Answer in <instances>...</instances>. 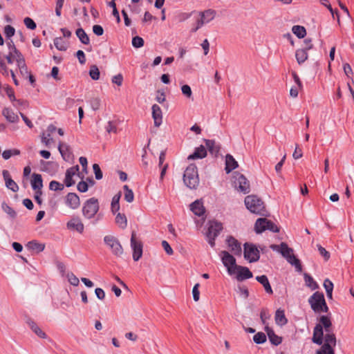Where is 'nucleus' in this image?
<instances>
[{
    "label": "nucleus",
    "mask_w": 354,
    "mask_h": 354,
    "mask_svg": "<svg viewBox=\"0 0 354 354\" xmlns=\"http://www.w3.org/2000/svg\"><path fill=\"white\" fill-rule=\"evenodd\" d=\"M58 150L64 160H69L71 156L70 146L66 143L59 142Z\"/></svg>",
    "instance_id": "5701e85b"
},
{
    "label": "nucleus",
    "mask_w": 354,
    "mask_h": 354,
    "mask_svg": "<svg viewBox=\"0 0 354 354\" xmlns=\"http://www.w3.org/2000/svg\"><path fill=\"white\" fill-rule=\"evenodd\" d=\"M2 114L10 122L14 123L19 121L18 115L10 108H4Z\"/></svg>",
    "instance_id": "b1692460"
},
{
    "label": "nucleus",
    "mask_w": 354,
    "mask_h": 354,
    "mask_svg": "<svg viewBox=\"0 0 354 354\" xmlns=\"http://www.w3.org/2000/svg\"><path fill=\"white\" fill-rule=\"evenodd\" d=\"M226 243L232 253H233L236 256L241 255V243L239 242L238 240H236L233 236H230L226 239Z\"/></svg>",
    "instance_id": "f8f14e48"
},
{
    "label": "nucleus",
    "mask_w": 354,
    "mask_h": 354,
    "mask_svg": "<svg viewBox=\"0 0 354 354\" xmlns=\"http://www.w3.org/2000/svg\"><path fill=\"white\" fill-rule=\"evenodd\" d=\"M304 279L305 285L312 290H315L319 288L317 283L314 279L308 273L304 274Z\"/></svg>",
    "instance_id": "c85d7f7f"
},
{
    "label": "nucleus",
    "mask_w": 354,
    "mask_h": 354,
    "mask_svg": "<svg viewBox=\"0 0 354 354\" xmlns=\"http://www.w3.org/2000/svg\"><path fill=\"white\" fill-rule=\"evenodd\" d=\"M295 57L299 64H303L308 59L307 50L304 48L297 50Z\"/></svg>",
    "instance_id": "2f4dec72"
},
{
    "label": "nucleus",
    "mask_w": 354,
    "mask_h": 354,
    "mask_svg": "<svg viewBox=\"0 0 354 354\" xmlns=\"http://www.w3.org/2000/svg\"><path fill=\"white\" fill-rule=\"evenodd\" d=\"M322 328L324 327L326 332H330V328L331 326V322L330 319L326 316H322L319 319Z\"/></svg>",
    "instance_id": "c03bdc74"
},
{
    "label": "nucleus",
    "mask_w": 354,
    "mask_h": 354,
    "mask_svg": "<svg viewBox=\"0 0 354 354\" xmlns=\"http://www.w3.org/2000/svg\"><path fill=\"white\" fill-rule=\"evenodd\" d=\"M151 109L152 118L154 120V125L158 127L161 124L162 120V110L160 107L157 104H153Z\"/></svg>",
    "instance_id": "dca6fc26"
},
{
    "label": "nucleus",
    "mask_w": 354,
    "mask_h": 354,
    "mask_svg": "<svg viewBox=\"0 0 354 354\" xmlns=\"http://www.w3.org/2000/svg\"><path fill=\"white\" fill-rule=\"evenodd\" d=\"M66 204L73 209H77L80 205L79 196L75 193H68L66 196Z\"/></svg>",
    "instance_id": "ddd939ff"
},
{
    "label": "nucleus",
    "mask_w": 354,
    "mask_h": 354,
    "mask_svg": "<svg viewBox=\"0 0 354 354\" xmlns=\"http://www.w3.org/2000/svg\"><path fill=\"white\" fill-rule=\"evenodd\" d=\"M244 258L249 262H256L259 259V251L252 243H245L244 245Z\"/></svg>",
    "instance_id": "1a4fd4ad"
},
{
    "label": "nucleus",
    "mask_w": 354,
    "mask_h": 354,
    "mask_svg": "<svg viewBox=\"0 0 354 354\" xmlns=\"http://www.w3.org/2000/svg\"><path fill=\"white\" fill-rule=\"evenodd\" d=\"M219 256L224 266L227 268L228 274L230 275L235 274L239 266L236 265V259L234 256L225 250L221 251Z\"/></svg>",
    "instance_id": "39448f33"
},
{
    "label": "nucleus",
    "mask_w": 354,
    "mask_h": 354,
    "mask_svg": "<svg viewBox=\"0 0 354 354\" xmlns=\"http://www.w3.org/2000/svg\"><path fill=\"white\" fill-rule=\"evenodd\" d=\"M162 246L167 254L171 255L174 253L172 248L167 241H162Z\"/></svg>",
    "instance_id": "0e129e2a"
},
{
    "label": "nucleus",
    "mask_w": 354,
    "mask_h": 354,
    "mask_svg": "<svg viewBox=\"0 0 354 354\" xmlns=\"http://www.w3.org/2000/svg\"><path fill=\"white\" fill-rule=\"evenodd\" d=\"M64 188V185L56 180L50 181L49 184V189L52 191H62Z\"/></svg>",
    "instance_id": "de8ad7c7"
},
{
    "label": "nucleus",
    "mask_w": 354,
    "mask_h": 354,
    "mask_svg": "<svg viewBox=\"0 0 354 354\" xmlns=\"http://www.w3.org/2000/svg\"><path fill=\"white\" fill-rule=\"evenodd\" d=\"M292 31L299 38H304L306 35L305 28L301 26H294L292 28Z\"/></svg>",
    "instance_id": "4c0bfd02"
},
{
    "label": "nucleus",
    "mask_w": 354,
    "mask_h": 354,
    "mask_svg": "<svg viewBox=\"0 0 354 354\" xmlns=\"http://www.w3.org/2000/svg\"><path fill=\"white\" fill-rule=\"evenodd\" d=\"M124 191V200L127 203H132L134 200V194L128 185H125L123 187Z\"/></svg>",
    "instance_id": "ea45409f"
},
{
    "label": "nucleus",
    "mask_w": 354,
    "mask_h": 354,
    "mask_svg": "<svg viewBox=\"0 0 354 354\" xmlns=\"http://www.w3.org/2000/svg\"><path fill=\"white\" fill-rule=\"evenodd\" d=\"M2 209L12 218H15L17 216L16 212L9 206L6 203L3 202L1 204Z\"/></svg>",
    "instance_id": "79ce46f5"
},
{
    "label": "nucleus",
    "mask_w": 354,
    "mask_h": 354,
    "mask_svg": "<svg viewBox=\"0 0 354 354\" xmlns=\"http://www.w3.org/2000/svg\"><path fill=\"white\" fill-rule=\"evenodd\" d=\"M54 45L59 50L64 51L68 48L66 41H64L62 37H56L54 39Z\"/></svg>",
    "instance_id": "e433bc0d"
},
{
    "label": "nucleus",
    "mask_w": 354,
    "mask_h": 354,
    "mask_svg": "<svg viewBox=\"0 0 354 354\" xmlns=\"http://www.w3.org/2000/svg\"><path fill=\"white\" fill-rule=\"evenodd\" d=\"M288 262L291 264L292 266H294L297 272H301L302 270V267L300 263V261L295 256V254L291 255L290 257H288V259H286Z\"/></svg>",
    "instance_id": "f704fd0d"
},
{
    "label": "nucleus",
    "mask_w": 354,
    "mask_h": 354,
    "mask_svg": "<svg viewBox=\"0 0 354 354\" xmlns=\"http://www.w3.org/2000/svg\"><path fill=\"white\" fill-rule=\"evenodd\" d=\"M207 156L205 147L203 145L196 148L194 152L188 156L189 160L203 158Z\"/></svg>",
    "instance_id": "393cba45"
},
{
    "label": "nucleus",
    "mask_w": 354,
    "mask_h": 354,
    "mask_svg": "<svg viewBox=\"0 0 354 354\" xmlns=\"http://www.w3.org/2000/svg\"><path fill=\"white\" fill-rule=\"evenodd\" d=\"M265 330L267 333L268 339L271 344H272L274 346H278L281 343L282 337L276 335L272 328H270L268 326H266Z\"/></svg>",
    "instance_id": "a211bd4d"
},
{
    "label": "nucleus",
    "mask_w": 354,
    "mask_h": 354,
    "mask_svg": "<svg viewBox=\"0 0 354 354\" xmlns=\"http://www.w3.org/2000/svg\"><path fill=\"white\" fill-rule=\"evenodd\" d=\"M199 283H196L192 290L193 299L195 301H198L200 298V292L198 290Z\"/></svg>",
    "instance_id": "052dcab7"
},
{
    "label": "nucleus",
    "mask_w": 354,
    "mask_h": 354,
    "mask_svg": "<svg viewBox=\"0 0 354 354\" xmlns=\"http://www.w3.org/2000/svg\"><path fill=\"white\" fill-rule=\"evenodd\" d=\"M98 200L95 198L88 199L83 205L82 214L86 219L93 218L99 211Z\"/></svg>",
    "instance_id": "20e7f679"
},
{
    "label": "nucleus",
    "mask_w": 354,
    "mask_h": 354,
    "mask_svg": "<svg viewBox=\"0 0 354 354\" xmlns=\"http://www.w3.org/2000/svg\"><path fill=\"white\" fill-rule=\"evenodd\" d=\"M104 243L111 249L112 253L120 257L123 254V248L119 240L112 235H106L104 237Z\"/></svg>",
    "instance_id": "6e6552de"
},
{
    "label": "nucleus",
    "mask_w": 354,
    "mask_h": 354,
    "mask_svg": "<svg viewBox=\"0 0 354 354\" xmlns=\"http://www.w3.org/2000/svg\"><path fill=\"white\" fill-rule=\"evenodd\" d=\"M238 162L235 160L233 156L230 154H227L225 156V170L227 174L230 173L232 170L238 167Z\"/></svg>",
    "instance_id": "6ab92c4d"
},
{
    "label": "nucleus",
    "mask_w": 354,
    "mask_h": 354,
    "mask_svg": "<svg viewBox=\"0 0 354 354\" xmlns=\"http://www.w3.org/2000/svg\"><path fill=\"white\" fill-rule=\"evenodd\" d=\"M318 250L322 256L324 257L325 260H328L330 258V254L329 252L322 246L320 245H317Z\"/></svg>",
    "instance_id": "338daca9"
},
{
    "label": "nucleus",
    "mask_w": 354,
    "mask_h": 354,
    "mask_svg": "<svg viewBox=\"0 0 354 354\" xmlns=\"http://www.w3.org/2000/svg\"><path fill=\"white\" fill-rule=\"evenodd\" d=\"M275 322L279 326H284L287 324L288 319H286L284 310L278 309L275 313Z\"/></svg>",
    "instance_id": "cd10ccee"
},
{
    "label": "nucleus",
    "mask_w": 354,
    "mask_h": 354,
    "mask_svg": "<svg viewBox=\"0 0 354 354\" xmlns=\"http://www.w3.org/2000/svg\"><path fill=\"white\" fill-rule=\"evenodd\" d=\"M28 246L32 250H36L38 252H41L44 250L45 245L41 243H39L35 241L28 242Z\"/></svg>",
    "instance_id": "49530a36"
},
{
    "label": "nucleus",
    "mask_w": 354,
    "mask_h": 354,
    "mask_svg": "<svg viewBox=\"0 0 354 354\" xmlns=\"http://www.w3.org/2000/svg\"><path fill=\"white\" fill-rule=\"evenodd\" d=\"M327 333L325 335V343L324 345H327L328 346L332 347L333 346H335L336 344V338L333 333L330 332H326Z\"/></svg>",
    "instance_id": "58836bf2"
},
{
    "label": "nucleus",
    "mask_w": 354,
    "mask_h": 354,
    "mask_svg": "<svg viewBox=\"0 0 354 354\" xmlns=\"http://www.w3.org/2000/svg\"><path fill=\"white\" fill-rule=\"evenodd\" d=\"M181 91L182 93L187 98H191L192 97V91L191 89V87L185 84L181 86Z\"/></svg>",
    "instance_id": "603ef678"
},
{
    "label": "nucleus",
    "mask_w": 354,
    "mask_h": 354,
    "mask_svg": "<svg viewBox=\"0 0 354 354\" xmlns=\"http://www.w3.org/2000/svg\"><path fill=\"white\" fill-rule=\"evenodd\" d=\"M31 186L35 191L41 190L43 187V180L40 174L34 173L32 175Z\"/></svg>",
    "instance_id": "412c9836"
},
{
    "label": "nucleus",
    "mask_w": 354,
    "mask_h": 354,
    "mask_svg": "<svg viewBox=\"0 0 354 354\" xmlns=\"http://www.w3.org/2000/svg\"><path fill=\"white\" fill-rule=\"evenodd\" d=\"M234 183L238 190L243 194L249 193L250 191L248 180L241 174H236L234 176Z\"/></svg>",
    "instance_id": "9b49d317"
},
{
    "label": "nucleus",
    "mask_w": 354,
    "mask_h": 354,
    "mask_svg": "<svg viewBox=\"0 0 354 354\" xmlns=\"http://www.w3.org/2000/svg\"><path fill=\"white\" fill-rule=\"evenodd\" d=\"M116 224L122 229H125L127 226V219L124 214L118 213L115 216Z\"/></svg>",
    "instance_id": "473e14b6"
},
{
    "label": "nucleus",
    "mask_w": 354,
    "mask_h": 354,
    "mask_svg": "<svg viewBox=\"0 0 354 354\" xmlns=\"http://www.w3.org/2000/svg\"><path fill=\"white\" fill-rule=\"evenodd\" d=\"M308 303L312 310L316 313H327L328 311V307L322 292L317 291L313 293L309 297Z\"/></svg>",
    "instance_id": "f03ea898"
},
{
    "label": "nucleus",
    "mask_w": 354,
    "mask_h": 354,
    "mask_svg": "<svg viewBox=\"0 0 354 354\" xmlns=\"http://www.w3.org/2000/svg\"><path fill=\"white\" fill-rule=\"evenodd\" d=\"M254 230L257 234L262 233L266 230L273 232H279V228L273 222L266 218H260L257 220Z\"/></svg>",
    "instance_id": "423d86ee"
},
{
    "label": "nucleus",
    "mask_w": 354,
    "mask_h": 354,
    "mask_svg": "<svg viewBox=\"0 0 354 354\" xmlns=\"http://www.w3.org/2000/svg\"><path fill=\"white\" fill-rule=\"evenodd\" d=\"M280 253L286 259H288V257L294 254L293 250L289 248L288 245L283 242L281 243Z\"/></svg>",
    "instance_id": "c9c22d12"
},
{
    "label": "nucleus",
    "mask_w": 354,
    "mask_h": 354,
    "mask_svg": "<svg viewBox=\"0 0 354 354\" xmlns=\"http://www.w3.org/2000/svg\"><path fill=\"white\" fill-rule=\"evenodd\" d=\"M66 226L68 229L76 230L80 233L84 232V226L79 217H73L68 221Z\"/></svg>",
    "instance_id": "4468645a"
},
{
    "label": "nucleus",
    "mask_w": 354,
    "mask_h": 354,
    "mask_svg": "<svg viewBox=\"0 0 354 354\" xmlns=\"http://www.w3.org/2000/svg\"><path fill=\"white\" fill-rule=\"evenodd\" d=\"M88 185L85 181H80L77 186V190L80 192H86L88 190Z\"/></svg>",
    "instance_id": "69168bd1"
},
{
    "label": "nucleus",
    "mask_w": 354,
    "mask_h": 354,
    "mask_svg": "<svg viewBox=\"0 0 354 354\" xmlns=\"http://www.w3.org/2000/svg\"><path fill=\"white\" fill-rule=\"evenodd\" d=\"M201 19L205 23L207 24L212 21L216 15V11L213 9H207L200 12Z\"/></svg>",
    "instance_id": "aec40b11"
},
{
    "label": "nucleus",
    "mask_w": 354,
    "mask_h": 354,
    "mask_svg": "<svg viewBox=\"0 0 354 354\" xmlns=\"http://www.w3.org/2000/svg\"><path fill=\"white\" fill-rule=\"evenodd\" d=\"M67 279H68V282L71 285H73L74 286H77L79 285L80 280L73 273H72V272L68 273Z\"/></svg>",
    "instance_id": "8fccbe9b"
},
{
    "label": "nucleus",
    "mask_w": 354,
    "mask_h": 354,
    "mask_svg": "<svg viewBox=\"0 0 354 354\" xmlns=\"http://www.w3.org/2000/svg\"><path fill=\"white\" fill-rule=\"evenodd\" d=\"M79 169H80L79 166L75 165L74 167H70L69 169H68L66 171V174L73 177L75 175L78 174Z\"/></svg>",
    "instance_id": "e2e57ef3"
},
{
    "label": "nucleus",
    "mask_w": 354,
    "mask_h": 354,
    "mask_svg": "<svg viewBox=\"0 0 354 354\" xmlns=\"http://www.w3.org/2000/svg\"><path fill=\"white\" fill-rule=\"evenodd\" d=\"M205 142L210 153L216 155L219 152L220 147L216 144L214 140H205Z\"/></svg>",
    "instance_id": "c756f323"
},
{
    "label": "nucleus",
    "mask_w": 354,
    "mask_h": 354,
    "mask_svg": "<svg viewBox=\"0 0 354 354\" xmlns=\"http://www.w3.org/2000/svg\"><path fill=\"white\" fill-rule=\"evenodd\" d=\"M183 182L189 189H196L199 184L197 167L195 165H189L183 174Z\"/></svg>",
    "instance_id": "7ed1b4c3"
},
{
    "label": "nucleus",
    "mask_w": 354,
    "mask_h": 354,
    "mask_svg": "<svg viewBox=\"0 0 354 354\" xmlns=\"http://www.w3.org/2000/svg\"><path fill=\"white\" fill-rule=\"evenodd\" d=\"M10 53L12 55L13 59L16 62L17 65L20 64L21 62H23L25 61L24 55L18 49L15 48L13 51H10Z\"/></svg>",
    "instance_id": "a19ab883"
},
{
    "label": "nucleus",
    "mask_w": 354,
    "mask_h": 354,
    "mask_svg": "<svg viewBox=\"0 0 354 354\" xmlns=\"http://www.w3.org/2000/svg\"><path fill=\"white\" fill-rule=\"evenodd\" d=\"M317 354H334V351L332 347L323 345L320 351H317Z\"/></svg>",
    "instance_id": "13d9d810"
},
{
    "label": "nucleus",
    "mask_w": 354,
    "mask_h": 354,
    "mask_svg": "<svg viewBox=\"0 0 354 354\" xmlns=\"http://www.w3.org/2000/svg\"><path fill=\"white\" fill-rule=\"evenodd\" d=\"M323 328L320 324H317L313 331V342L318 345L323 342Z\"/></svg>",
    "instance_id": "f3484780"
},
{
    "label": "nucleus",
    "mask_w": 354,
    "mask_h": 354,
    "mask_svg": "<svg viewBox=\"0 0 354 354\" xmlns=\"http://www.w3.org/2000/svg\"><path fill=\"white\" fill-rule=\"evenodd\" d=\"M106 130L108 133H115L117 132V127L113 122L109 121L106 127Z\"/></svg>",
    "instance_id": "774afa93"
},
{
    "label": "nucleus",
    "mask_w": 354,
    "mask_h": 354,
    "mask_svg": "<svg viewBox=\"0 0 354 354\" xmlns=\"http://www.w3.org/2000/svg\"><path fill=\"white\" fill-rule=\"evenodd\" d=\"M89 75L93 80H97L100 78V71L96 65H92L90 68Z\"/></svg>",
    "instance_id": "a18cd8bd"
},
{
    "label": "nucleus",
    "mask_w": 354,
    "mask_h": 354,
    "mask_svg": "<svg viewBox=\"0 0 354 354\" xmlns=\"http://www.w3.org/2000/svg\"><path fill=\"white\" fill-rule=\"evenodd\" d=\"M93 171H94V173H95V178L97 180H100L102 178V172L100 169V167L99 166V165L97 164H93Z\"/></svg>",
    "instance_id": "4d7b16f0"
},
{
    "label": "nucleus",
    "mask_w": 354,
    "mask_h": 354,
    "mask_svg": "<svg viewBox=\"0 0 354 354\" xmlns=\"http://www.w3.org/2000/svg\"><path fill=\"white\" fill-rule=\"evenodd\" d=\"M190 209L194 214L198 216H202L205 213V207L203 203L199 200H196L192 203L190 205Z\"/></svg>",
    "instance_id": "4be33fe9"
},
{
    "label": "nucleus",
    "mask_w": 354,
    "mask_h": 354,
    "mask_svg": "<svg viewBox=\"0 0 354 354\" xmlns=\"http://www.w3.org/2000/svg\"><path fill=\"white\" fill-rule=\"evenodd\" d=\"M15 28L12 26H11L10 25H7L5 26L4 34H5L6 37H8V39L12 37L15 35Z\"/></svg>",
    "instance_id": "864d4df0"
},
{
    "label": "nucleus",
    "mask_w": 354,
    "mask_h": 354,
    "mask_svg": "<svg viewBox=\"0 0 354 354\" xmlns=\"http://www.w3.org/2000/svg\"><path fill=\"white\" fill-rule=\"evenodd\" d=\"M223 229L222 224L217 221H211L206 233V237L209 244L214 247L215 245L214 240L218 236Z\"/></svg>",
    "instance_id": "0eeeda50"
},
{
    "label": "nucleus",
    "mask_w": 354,
    "mask_h": 354,
    "mask_svg": "<svg viewBox=\"0 0 354 354\" xmlns=\"http://www.w3.org/2000/svg\"><path fill=\"white\" fill-rule=\"evenodd\" d=\"M131 248L133 250V259L135 261H138L142 255V243L136 238L135 232L131 233Z\"/></svg>",
    "instance_id": "9d476101"
},
{
    "label": "nucleus",
    "mask_w": 354,
    "mask_h": 354,
    "mask_svg": "<svg viewBox=\"0 0 354 354\" xmlns=\"http://www.w3.org/2000/svg\"><path fill=\"white\" fill-rule=\"evenodd\" d=\"M236 272H237L236 279L239 281L252 277V272L247 267L239 266Z\"/></svg>",
    "instance_id": "2eb2a0df"
},
{
    "label": "nucleus",
    "mask_w": 354,
    "mask_h": 354,
    "mask_svg": "<svg viewBox=\"0 0 354 354\" xmlns=\"http://www.w3.org/2000/svg\"><path fill=\"white\" fill-rule=\"evenodd\" d=\"M6 186L8 189L12 190L14 192H17L19 190L17 184L12 180H8L6 183Z\"/></svg>",
    "instance_id": "5fc2aeb1"
},
{
    "label": "nucleus",
    "mask_w": 354,
    "mask_h": 354,
    "mask_svg": "<svg viewBox=\"0 0 354 354\" xmlns=\"http://www.w3.org/2000/svg\"><path fill=\"white\" fill-rule=\"evenodd\" d=\"M245 205L252 213L262 216L266 215L264 203L262 200L254 195H249L245 198Z\"/></svg>",
    "instance_id": "f257e3e1"
},
{
    "label": "nucleus",
    "mask_w": 354,
    "mask_h": 354,
    "mask_svg": "<svg viewBox=\"0 0 354 354\" xmlns=\"http://www.w3.org/2000/svg\"><path fill=\"white\" fill-rule=\"evenodd\" d=\"M75 33L82 44L87 45L90 43V39L88 35L82 28H80L77 29Z\"/></svg>",
    "instance_id": "72a5a7b5"
},
{
    "label": "nucleus",
    "mask_w": 354,
    "mask_h": 354,
    "mask_svg": "<svg viewBox=\"0 0 354 354\" xmlns=\"http://www.w3.org/2000/svg\"><path fill=\"white\" fill-rule=\"evenodd\" d=\"M256 280L263 286L266 292L268 294H272V289L270 284L268 277L266 275L257 276Z\"/></svg>",
    "instance_id": "bb28decb"
},
{
    "label": "nucleus",
    "mask_w": 354,
    "mask_h": 354,
    "mask_svg": "<svg viewBox=\"0 0 354 354\" xmlns=\"http://www.w3.org/2000/svg\"><path fill=\"white\" fill-rule=\"evenodd\" d=\"M24 22L26 26L30 30H34L37 27L35 22L30 17H26Z\"/></svg>",
    "instance_id": "6e6d98bb"
},
{
    "label": "nucleus",
    "mask_w": 354,
    "mask_h": 354,
    "mask_svg": "<svg viewBox=\"0 0 354 354\" xmlns=\"http://www.w3.org/2000/svg\"><path fill=\"white\" fill-rule=\"evenodd\" d=\"M26 323L30 326L31 330L39 337L45 339L46 335L41 329L30 319H28Z\"/></svg>",
    "instance_id": "a878e982"
},
{
    "label": "nucleus",
    "mask_w": 354,
    "mask_h": 354,
    "mask_svg": "<svg viewBox=\"0 0 354 354\" xmlns=\"http://www.w3.org/2000/svg\"><path fill=\"white\" fill-rule=\"evenodd\" d=\"M17 66L19 68V73L21 75V76L25 79H27L30 72L28 71V67L26 64V61L23 62H21V63L17 64Z\"/></svg>",
    "instance_id": "37998d69"
},
{
    "label": "nucleus",
    "mask_w": 354,
    "mask_h": 354,
    "mask_svg": "<svg viewBox=\"0 0 354 354\" xmlns=\"http://www.w3.org/2000/svg\"><path fill=\"white\" fill-rule=\"evenodd\" d=\"M253 340L256 344H263L266 341V335L262 332H259L254 335Z\"/></svg>",
    "instance_id": "09e8293b"
},
{
    "label": "nucleus",
    "mask_w": 354,
    "mask_h": 354,
    "mask_svg": "<svg viewBox=\"0 0 354 354\" xmlns=\"http://www.w3.org/2000/svg\"><path fill=\"white\" fill-rule=\"evenodd\" d=\"M91 108L94 110H98L100 106V100L97 97L93 98L90 101Z\"/></svg>",
    "instance_id": "680f3d73"
},
{
    "label": "nucleus",
    "mask_w": 354,
    "mask_h": 354,
    "mask_svg": "<svg viewBox=\"0 0 354 354\" xmlns=\"http://www.w3.org/2000/svg\"><path fill=\"white\" fill-rule=\"evenodd\" d=\"M120 197H121V192H119L112 198V201H111V212L113 214H115L120 209Z\"/></svg>",
    "instance_id": "7c9ffc66"
},
{
    "label": "nucleus",
    "mask_w": 354,
    "mask_h": 354,
    "mask_svg": "<svg viewBox=\"0 0 354 354\" xmlns=\"http://www.w3.org/2000/svg\"><path fill=\"white\" fill-rule=\"evenodd\" d=\"M132 45L136 48H141L144 45V40L142 37L136 36L132 39Z\"/></svg>",
    "instance_id": "3c124183"
},
{
    "label": "nucleus",
    "mask_w": 354,
    "mask_h": 354,
    "mask_svg": "<svg viewBox=\"0 0 354 354\" xmlns=\"http://www.w3.org/2000/svg\"><path fill=\"white\" fill-rule=\"evenodd\" d=\"M41 142L45 145L46 147H49L50 145L53 142V138L48 136V134L46 133H43L41 135Z\"/></svg>",
    "instance_id": "bf43d9fd"
}]
</instances>
